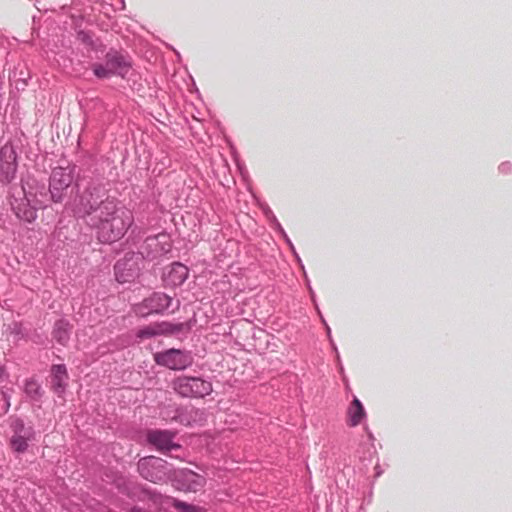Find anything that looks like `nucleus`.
I'll return each mask as SVG.
<instances>
[{
    "label": "nucleus",
    "mask_w": 512,
    "mask_h": 512,
    "mask_svg": "<svg viewBox=\"0 0 512 512\" xmlns=\"http://www.w3.org/2000/svg\"><path fill=\"white\" fill-rule=\"evenodd\" d=\"M188 277V268L181 263H173L164 273V280L167 285L179 286Z\"/></svg>",
    "instance_id": "12"
},
{
    "label": "nucleus",
    "mask_w": 512,
    "mask_h": 512,
    "mask_svg": "<svg viewBox=\"0 0 512 512\" xmlns=\"http://www.w3.org/2000/svg\"><path fill=\"white\" fill-rule=\"evenodd\" d=\"M154 359L158 365L172 370H183L193 363V357L189 353L177 349L156 353Z\"/></svg>",
    "instance_id": "7"
},
{
    "label": "nucleus",
    "mask_w": 512,
    "mask_h": 512,
    "mask_svg": "<svg viewBox=\"0 0 512 512\" xmlns=\"http://www.w3.org/2000/svg\"><path fill=\"white\" fill-rule=\"evenodd\" d=\"M172 505L175 509L181 512H201V509L199 507L177 499L172 500Z\"/></svg>",
    "instance_id": "20"
},
{
    "label": "nucleus",
    "mask_w": 512,
    "mask_h": 512,
    "mask_svg": "<svg viewBox=\"0 0 512 512\" xmlns=\"http://www.w3.org/2000/svg\"><path fill=\"white\" fill-rule=\"evenodd\" d=\"M6 155H7L8 160L7 161H3L1 159L0 166H1L2 170H5L7 174H12V177H13L14 173L16 171V165L14 163V161H15L14 151L12 149H7V148L2 149L1 150V157L2 156H6Z\"/></svg>",
    "instance_id": "18"
},
{
    "label": "nucleus",
    "mask_w": 512,
    "mask_h": 512,
    "mask_svg": "<svg viewBox=\"0 0 512 512\" xmlns=\"http://www.w3.org/2000/svg\"><path fill=\"white\" fill-rule=\"evenodd\" d=\"M131 512H145V511H143V510H141V509H139V508H133V509L131 510Z\"/></svg>",
    "instance_id": "24"
},
{
    "label": "nucleus",
    "mask_w": 512,
    "mask_h": 512,
    "mask_svg": "<svg viewBox=\"0 0 512 512\" xmlns=\"http://www.w3.org/2000/svg\"><path fill=\"white\" fill-rule=\"evenodd\" d=\"M175 434L168 430H150L147 433V441L161 452L180 448L173 442Z\"/></svg>",
    "instance_id": "10"
},
{
    "label": "nucleus",
    "mask_w": 512,
    "mask_h": 512,
    "mask_svg": "<svg viewBox=\"0 0 512 512\" xmlns=\"http://www.w3.org/2000/svg\"><path fill=\"white\" fill-rule=\"evenodd\" d=\"M184 326L185 325L183 323L176 324V325L163 323V324L157 325V326H148V327H145V328L139 330L137 336L139 338H150L155 335L162 334V333L173 334V333H176V332H179L180 330H182L184 328Z\"/></svg>",
    "instance_id": "13"
},
{
    "label": "nucleus",
    "mask_w": 512,
    "mask_h": 512,
    "mask_svg": "<svg viewBox=\"0 0 512 512\" xmlns=\"http://www.w3.org/2000/svg\"><path fill=\"white\" fill-rule=\"evenodd\" d=\"M129 68L128 61L117 52L107 53L104 64L95 63L92 66L93 72L98 78H109L113 75L124 77Z\"/></svg>",
    "instance_id": "6"
},
{
    "label": "nucleus",
    "mask_w": 512,
    "mask_h": 512,
    "mask_svg": "<svg viewBox=\"0 0 512 512\" xmlns=\"http://www.w3.org/2000/svg\"><path fill=\"white\" fill-rule=\"evenodd\" d=\"M4 372H5L4 367L0 364V379L3 377Z\"/></svg>",
    "instance_id": "23"
},
{
    "label": "nucleus",
    "mask_w": 512,
    "mask_h": 512,
    "mask_svg": "<svg viewBox=\"0 0 512 512\" xmlns=\"http://www.w3.org/2000/svg\"><path fill=\"white\" fill-rule=\"evenodd\" d=\"M138 471L143 478L153 483H163L167 479H171L168 463L155 456L140 459Z\"/></svg>",
    "instance_id": "5"
},
{
    "label": "nucleus",
    "mask_w": 512,
    "mask_h": 512,
    "mask_svg": "<svg viewBox=\"0 0 512 512\" xmlns=\"http://www.w3.org/2000/svg\"><path fill=\"white\" fill-rule=\"evenodd\" d=\"M173 390L182 397H205L212 392V384L199 377L179 376L172 381Z\"/></svg>",
    "instance_id": "3"
},
{
    "label": "nucleus",
    "mask_w": 512,
    "mask_h": 512,
    "mask_svg": "<svg viewBox=\"0 0 512 512\" xmlns=\"http://www.w3.org/2000/svg\"><path fill=\"white\" fill-rule=\"evenodd\" d=\"M348 418H347V424L350 427H355L359 425L362 420L364 419L366 413L364 410V407L360 400L358 398H354L352 403L350 404L348 408Z\"/></svg>",
    "instance_id": "14"
},
{
    "label": "nucleus",
    "mask_w": 512,
    "mask_h": 512,
    "mask_svg": "<svg viewBox=\"0 0 512 512\" xmlns=\"http://www.w3.org/2000/svg\"><path fill=\"white\" fill-rule=\"evenodd\" d=\"M67 370L64 365L52 367V388L56 393H61L67 384Z\"/></svg>",
    "instance_id": "15"
},
{
    "label": "nucleus",
    "mask_w": 512,
    "mask_h": 512,
    "mask_svg": "<svg viewBox=\"0 0 512 512\" xmlns=\"http://www.w3.org/2000/svg\"><path fill=\"white\" fill-rule=\"evenodd\" d=\"M124 265H125V263H123L122 261H118L115 265L116 278L119 282H122V283L128 281V279L126 277H124L123 275L120 274V271L122 270Z\"/></svg>",
    "instance_id": "22"
},
{
    "label": "nucleus",
    "mask_w": 512,
    "mask_h": 512,
    "mask_svg": "<svg viewBox=\"0 0 512 512\" xmlns=\"http://www.w3.org/2000/svg\"><path fill=\"white\" fill-rule=\"evenodd\" d=\"M11 205L19 219L31 223L37 218V208L31 205V199L26 194L19 199L14 198Z\"/></svg>",
    "instance_id": "11"
},
{
    "label": "nucleus",
    "mask_w": 512,
    "mask_h": 512,
    "mask_svg": "<svg viewBox=\"0 0 512 512\" xmlns=\"http://www.w3.org/2000/svg\"><path fill=\"white\" fill-rule=\"evenodd\" d=\"M12 429H13V434H21V433H25V432H34L31 427L26 428L24 423H23V421L20 420V419H16L15 421H13Z\"/></svg>",
    "instance_id": "21"
},
{
    "label": "nucleus",
    "mask_w": 512,
    "mask_h": 512,
    "mask_svg": "<svg viewBox=\"0 0 512 512\" xmlns=\"http://www.w3.org/2000/svg\"><path fill=\"white\" fill-rule=\"evenodd\" d=\"M24 391L30 398L37 400L42 396L41 385L34 379L25 381Z\"/></svg>",
    "instance_id": "19"
},
{
    "label": "nucleus",
    "mask_w": 512,
    "mask_h": 512,
    "mask_svg": "<svg viewBox=\"0 0 512 512\" xmlns=\"http://www.w3.org/2000/svg\"><path fill=\"white\" fill-rule=\"evenodd\" d=\"M71 171L62 167H57L52 171L50 178V192L54 201L61 199L62 192L72 183Z\"/></svg>",
    "instance_id": "9"
},
{
    "label": "nucleus",
    "mask_w": 512,
    "mask_h": 512,
    "mask_svg": "<svg viewBox=\"0 0 512 512\" xmlns=\"http://www.w3.org/2000/svg\"><path fill=\"white\" fill-rule=\"evenodd\" d=\"M170 307H173L172 312L178 310L180 307V301L176 300L174 302L172 297L164 293L157 292L137 304L134 310L137 315L145 317L153 313H162Z\"/></svg>",
    "instance_id": "4"
},
{
    "label": "nucleus",
    "mask_w": 512,
    "mask_h": 512,
    "mask_svg": "<svg viewBox=\"0 0 512 512\" xmlns=\"http://www.w3.org/2000/svg\"><path fill=\"white\" fill-rule=\"evenodd\" d=\"M91 224L97 231L101 242H114L120 239L133 223L132 212L124 207H117L116 203H108L94 217Z\"/></svg>",
    "instance_id": "1"
},
{
    "label": "nucleus",
    "mask_w": 512,
    "mask_h": 512,
    "mask_svg": "<svg viewBox=\"0 0 512 512\" xmlns=\"http://www.w3.org/2000/svg\"><path fill=\"white\" fill-rule=\"evenodd\" d=\"M108 203H115L108 197H105L104 189L98 186L87 188L82 195L78 203V213L82 216L88 217L89 225L95 222L94 217L97 212L100 211Z\"/></svg>",
    "instance_id": "2"
},
{
    "label": "nucleus",
    "mask_w": 512,
    "mask_h": 512,
    "mask_svg": "<svg viewBox=\"0 0 512 512\" xmlns=\"http://www.w3.org/2000/svg\"><path fill=\"white\" fill-rule=\"evenodd\" d=\"M171 480L178 490L184 492L196 493L206 484L204 476L189 469H182L175 472L173 477H171Z\"/></svg>",
    "instance_id": "8"
},
{
    "label": "nucleus",
    "mask_w": 512,
    "mask_h": 512,
    "mask_svg": "<svg viewBox=\"0 0 512 512\" xmlns=\"http://www.w3.org/2000/svg\"><path fill=\"white\" fill-rule=\"evenodd\" d=\"M54 338L60 343V344H66L69 340L70 335V326L69 323L64 320H59L55 323L54 330H53Z\"/></svg>",
    "instance_id": "17"
},
{
    "label": "nucleus",
    "mask_w": 512,
    "mask_h": 512,
    "mask_svg": "<svg viewBox=\"0 0 512 512\" xmlns=\"http://www.w3.org/2000/svg\"><path fill=\"white\" fill-rule=\"evenodd\" d=\"M34 437V432L13 434L10 438V446L14 452L24 453L28 449V443Z\"/></svg>",
    "instance_id": "16"
}]
</instances>
